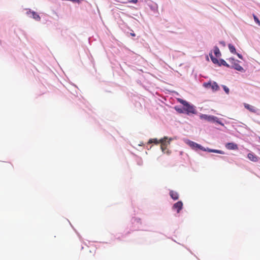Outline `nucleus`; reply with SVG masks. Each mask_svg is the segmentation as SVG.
Here are the masks:
<instances>
[{"mask_svg":"<svg viewBox=\"0 0 260 260\" xmlns=\"http://www.w3.org/2000/svg\"><path fill=\"white\" fill-rule=\"evenodd\" d=\"M188 144L189 145V146L190 147H191L193 149L196 150L197 149H200L203 151H208L209 152H214V153H219V154H224V152L222 150H217V149H210L208 148H205L203 147V146H202L201 145H200V144H198V143H196L192 141H189L188 142Z\"/></svg>","mask_w":260,"mask_h":260,"instance_id":"1","label":"nucleus"},{"mask_svg":"<svg viewBox=\"0 0 260 260\" xmlns=\"http://www.w3.org/2000/svg\"><path fill=\"white\" fill-rule=\"evenodd\" d=\"M178 102L183 105V109L187 113H194L195 109L192 106L190 105L187 102L181 99H178Z\"/></svg>","mask_w":260,"mask_h":260,"instance_id":"2","label":"nucleus"},{"mask_svg":"<svg viewBox=\"0 0 260 260\" xmlns=\"http://www.w3.org/2000/svg\"><path fill=\"white\" fill-rule=\"evenodd\" d=\"M229 60L232 63V66H230V68H234V69L240 72L244 71V69L238 63V60H235L233 58H230Z\"/></svg>","mask_w":260,"mask_h":260,"instance_id":"3","label":"nucleus"},{"mask_svg":"<svg viewBox=\"0 0 260 260\" xmlns=\"http://www.w3.org/2000/svg\"><path fill=\"white\" fill-rule=\"evenodd\" d=\"M204 86L206 88H211L213 91H217L219 89V87L215 82L210 81L208 83H204Z\"/></svg>","mask_w":260,"mask_h":260,"instance_id":"4","label":"nucleus"},{"mask_svg":"<svg viewBox=\"0 0 260 260\" xmlns=\"http://www.w3.org/2000/svg\"><path fill=\"white\" fill-rule=\"evenodd\" d=\"M167 138L164 137V138L160 140V148L162 152H165L167 149V147L168 145L170 144V141H167Z\"/></svg>","mask_w":260,"mask_h":260,"instance_id":"5","label":"nucleus"},{"mask_svg":"<svg viewBox=\"0 0 260 260\" xmlns=\"http://www.w3.org/2000/svg\"><path fill=\"white\" fill-rule=\"evenodd\" d=\"M201 119H204L208 121H217L218 118L214 116H209L206 114H203L201 116Z\"/></svg>","mask_w":260,"mask_h":260,"instance_id":"6","label":"nucleus"},{"mask_svg":"<svg viewBox=\"0 0 260 260\" xmlns=\"http://www.w3.org/2000/svg\"><path fill=\"white\" fill-rule=\"evenodd\" d=\"M183 203L181 201H178L175 203L173 206V209L176 210L177 213H179L180 210L182 209Z\"/></svg>","mask_w":260,"mask_h":260,"instance_id":"7","label":"nucleus"},{"mask_svg":"<svg viewBox=\"0 0 260 260\" xmlns=\"http://www.w3.org/2000/svg\"><path fill=\"white\" fill-rule=\"evenodd\" d=\"M225 147L229 150H238V146L236 143L231 142L225 144Z\"/></svg>","mask_w":260,"mask_h":260,"instance_id":"8","label":"nucleus"},{"mask_svg":"<svg viewBox=\"0 0 260 260\" xmlns=\"http://www.w3.org/2000/svg\"><path fill=\"white\" fill-rule=\"evenodd\" d=\"M247 157L250 160L253 162H256L258 161V157L252 153H248L247 155Z\"/></svg>","mask_w":260,"mask_h":260,"instance_id":"9","label":"nucleus"},{"mask_svg":"<svg viewBox=\"0 0 260 260\" xmlns=\"http://www.w3.org/2000/svg\"><path fill=\"white\" fill-rule=\"evenodd\" d=\"M27 14H31L32 18L36 20L39 21L40 20V17L39 16V15L34 11H29L27 12Z\"/></svg>","mask_w":260,"mask_h":260,"instance_id":"10","label":"nucleus"},{"mask_svg":"<svg viewBox=\"0 0 260 260\" xmlns=\"http://www.w3.org/2000/svg\"><path fill=\"white\" fill-rule=\"evenodd\" d=\"M170 195L172 199H173L174 200H177L179 198L178 193L175 191L171 190L170 191Z\"/></svg>","mask_w":260,"mask_h":260,"instance_id":"11","label":"nucleus"},{"mask_svg":"<svg viewBox=\"0 0 260 260\" xmlns=\"http://www.w3.org/2000/svg\"><path fill=\"white\" fill-rule=\"evenodd\" d=\"M244 106L246 109H247L250 112L253 113H255L256 112V109L254 107L246 103L244 104Z\"/></svg>","mask_w":260,"mask_h":260,"instance_id":"12","label":"nucleus"},{"mask_svg":"<svg viewBox=\"0 0 260 260\" xmlns=\"http://www.w3.org/2000/svg\"><path fill=\"white\" fill-rule=\"evenodd\" d=\"M213 51L216 57H218L221 56L220 50L217 46L214 47Z\"/></svg>","mask_w":260,"mask_h":260,"instance_id":"13","label":"nucleus"},{"mask_svg":"<svg viewBox=\"0 0 260 260\" xmlns=\"http://www.w3.org/2000/svg\"><path fill=\"white\" fill-rule=\"evenodd\" d=\"M209 56H210V57L211 58V60L212 61V62L214 63H215V64H218L219 63V61H218V60L216 58H215V57H214L213 56L212 52L210 53Z\"/></svg>","mask_w":260,"mask_h":260,"instance_id":"14","label":"nucleus"},{"mask_svg":"<svg viewBox=\"0 0 260 260\" xmlns=\"http://www.w3.org/2000/svg\"><path fill=\"white\" fill-rule=\"evenodd\" d=\"M229 49L230 51V52L232 53L236 54V50L235 47L232 44H230L228 45Z\"/></svg>","mask_w":260,"mask_h":260,"instance_id":"15","label":"nucleus"},{"mask_svg":"<svg viewBox=\"0 0 260 260\" xmlns=\"http://www.w3.org/2000/svg\"><path fill=\"white\" fill-rule=\"evenodd\" d=\"M219 65L221 66V65H222V66H224L225 67H226L228 68H230V66L228 64L226 61L223 60V59H220L219 61V63H218Z\"/></svg>","mask_w":260,"mask_h":260,"instance_id":"16","label":"nucleus"},{"mask_svg":"<svg viewBox=\"0 0 260 260\" xmlns=\"http://www.w3.org/2000/svg\"><path fill=\"white\" fill-rule=\"evenodd\" d=\"M149 143H154L156 144H158L160 143V140H158L157 139H150L148 142Z\"/></svg>","mask_w":260,"mask_h":260,"instance_id":"17","label":"nucleus"},{"mask_svg":"<svg viewBox=\"0 0 260 260\" xmlns=\"http://www.w3.org/2000/svg\"><path fill=\"white\" fill-rule=\"evenodd\" d=\"M253 18H254V21L258 25H260V21L258 19V18L255 15H253Z\"/></svg>","mask_w":260,"mask_h":260,"instance_id":"18","label":"nucleus"},{"mask_svg":"<svg viewBox=\"0 0 260 260\" xmlns=\"http://www.w3.org/2000/svg\"><path fill=\"white\" fill-rule=\"evenodd\" d=\"M223 88L224 90L225 91V92H226V93H227V94L229 93V92H230L229 89L226 86L223 85Z\"/></svg>","mask_w":260,"mask_h":260,"instance_id":"19","label":"nucleus"},{"mask_svg":"<svg viewBox=\"0 0 260 260\" xmlns=\"http://www.w3.org/2000/svg\"><path fill=\"white\" fill-rule=\"evenodd\" d=\"M236 54H237V55L238 56V57L239 58H240V59H243V56H242V55H241V54H239V53H237V52H236Z\"/></svg>","mask_w":260,"mask_h":260,"instance_id":"20","label":"nucleus"},{"mask_svg":"<svg viewBox=\"0 0 260 260\" xmlns=\"http://www.w3.org/2000/svg\"><path fill=\"white\" fill-rule=\"evenodd\" d=\"M137 0H128V2L130 3L136 4L137 3Z\"/></svg>","mask_w":260,"mask_h":260,"instance_id":"21","label":"nucleus"},{"mask_svg":"<svg viewBox=\"0 0 260 260\" xmlns=\"http://www.w3.org/2000/svg\"><path fill=\"white\" fill-rule=\"evenodd\" d=\"M131 35L132 36H133V37H135V36H136V35H135V34H134V33H132V32H131Z\"/></svg>","mask_w":260,"mask_h":260,"instance_id":"22","label":"nucleus"},{"mask_svg":"<svg viewBox=\"0 0 260 260\" xmlns=\"http://www.w3.org/2000/svg\"><path fill=\"white\" fill-rule=\"evenodd\" d=\"M220 157L222 158H224V157H223V156H220Z\"/></svg>","mask_w":260,"mask_h":260,"instance_id":"23","label":"nucleus"}]
</instances>
